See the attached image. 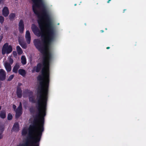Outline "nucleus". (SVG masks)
<instances>
[{
  "label": "nucleus",
  "mask_w": 146,
  "mask_h": 146,
  "mask_svg": "<svg viewBox=\"0 0 146 146\" xmlns=\"http://www.w3.org/2000/svg\"><path fill=\"white\" fill-rule=\"evenodd\" d=\"M76 4H75V5H74L75 6H76Z\"/></svg>",
  "instance_id": "nucleus-41"
},
{
  "label": "nucleus",
  "mask_w": 146,
  "mask_h": 146,
  "mask_svg": "<svg viewBox=\"0 0 146 146\" xmlns=\"http://www.w3.org/2000/svg\"><path fill=\"white\" fill-rule=\"evenodd\" d=\"M111 0H108V1H107V3H109L110 1Z\"/></svg>",
  "instance_id": "nucleus-37"
},
{
  "label": "nucleus",
  "mask_w": 146,
  "mask_h": 146,
  "mask_svg": "<svg viewBox=\"0 0 146 146\" xmlns=\"http://www.w3.org/2000/svg\"><path fill=\"white\" fill-rule=\"evenodd\" d=\"M106 48H107V49H109L110 48V47H107Z\"/></svg>",
  "instance_id": "nucleus-36"
},
{
  "label": "nucleus",
  "mask_w": 146,
  "mask_h": 146,
  "mask_svg": "<svg viewBox=\"0 0 146 146\" xmlns=\"http://www.w3.org/2000/svg\"><path fill=\"white\" fill-rule=\"evenodd\" d=\"M126 10V9H124V10H123V13H124V11H125Z\"/></svg>",
  "instance_id": "nucleus-40"
},
{
  "label": "nucleus",
  "mask_w": 146,
  "mask_h": 146,
  "mask_svg": "<svg viewBox=\"0 0 146 146\" xmlns=\"http://www.w3.org/2000/svg\"><path fill=\"white\" fill-rule=\"evenodd\" d=\"M5 67L7 72H9L11 71V64L8 62H6L5 64Z\"/></svg>",
  "instance_id": "nucleus-9"
},
{
  "label": "nucleus",
  "mask_w": 146,
  "mask_h": 146,
  "mask_svg": "<svg viewBox=\"0 0 146 146\" xmlns=\"http://www.w3.org/2000/svg\"><path fill=\"white\" fill-rule=\"evenodd\" d=\"M0 117L3 119H5L6 117V111L4 110H2L0 112Z\"/></svg>",
  "instance_id": "nucleus-12"
},
{
  "label": "nucleus",
  "mask_w": 146,
  "mask_h": 146,
  "mask_svg": "<svg viewBox=\"0 0 146 146\" xmlns=\"http://www.w3.org/2000/svg\"><path fill=\"white\" fill-rule=\"evenodd\" d=\"M23 93L24 94L28 95V96L29 95H32L33 94V92L32 91L28 89L25 90L23 92Z\"/></svg>",
  "instance_id": "nucleus-11"
},
{
  "label": "nucleus",
  "mask_w": 146,
  "mask_h": 146,
  "mask_svg": "<svg viewBox=\"0 0 146 146\" xmlns=\"http://www.w3.org/2000/svg\"><path fill=\"white\" fill-rule=\"evenodd\" d=\"M2 15L5 17L8 16L9 14V11L8 8L7 7H5L2 11Z\"/></svg>",
  "instance_id": "nucleus-7"
},
{
  "label": "nucleus",
  "mask_w": 146,
  "mask_h": 146,
  "mask_svg": "<svg viewBox=\"0 0 146 146\" xmlns=\"http://www.w3.org/2000/svg\"><path fill=\"white\" fill-rule=\"evenodd\" d=\"M22 110V109L17 108V109L16 110V111L23 112Z\"/></svg>",
  "instance_id": "nucleus-28"
},
{
  "label": "nucleus",
  "mask_w": 146,
  "mask_h": 146,
  "mask_svg": "<svg viewBox=\"0 0 146 146\" xmlns=\"http://www.w3.org/2000/svg\"><path fill=\"white\" fill-rule=\"evenodd\" d=\"M6 73L3 69H0V80L3 81L5 80L6 78Z\"/></svg>",
  "instance_id": "nucleus-5"
},
{
  "label": "nucleus",
  "mask_w": 146,
  "mask_h": 146,
  "mask_svg": "<svg viewBox=\"0 0 146 146\" xmlns=\"http://www.w3.org/2000/svg\"><path fill=\"white\" fill-rule=\"evenodd\" d=\"M25 38L27 43L28 44H30L31 42V38L30 33L29 30L27 31H26Z\"/></svg>",
  "instance_id": "nucleus-6"
},
{
  "label": "nucleus",
  "mask_w": 146,
  "mask_h": 146,
  "mask_svg": "<svg viewBox=\"0 0 146 146\" xmlns=\"http://www.w3.org/2000/svg\"><path fill=\"white\" fill-rule=\"evenodd\" d=\"M15 16V15L14 13H11L9 16V19L10 21H13Z\"/></svg>",
  "instance_id": "nucleus-19"
},
{
  "label": "nucleus",
  "mask_w": 146,
  "mask_h": 146,
  "mask_svg": "<svg viewBox=\"0 0 146 146\" xmlns=\"http://www.w3.org/2000/svg\"><path fill=\"white\" fill-rule=\"evenodd\" d=\"M21 62L23 65H25L26 64V59L25 56H22L21 58Z\"/></svg>",
  "instance_id": "nucleus-18"
},
{
  "label": "nucleus",
  "mask_w": 146,
  "mask_h": 146,
  "mask_svg": "<svg viewBox=\"0 0 146 146\" xmlns=\"http://www.w3.org/2000/svg\"><path fill=\"white\" fill-rule=\"evenodd\" d=\"M13 118V116L11 113H9L7 115V119L8 120H11Z\"/></svg>",
  "instance_id": "nucleus-24"
},
{
  "label": "nucleus",
  "mask_w": 146,
  "mask_h": 146,
  "mask_svg": "<svg viewBox=\"0 0 146 146\" xmlns=\"http://www.w3.org/2000/svg\"><path fill=\"white\" fill-rule=\"evenodd\" d=\"M16 94L18 98H21L22 96V91L21 88H17Z\"/></svg>",
  "instance_id": "nucleus-8"
},
{
  "label": "nucleus",
  "mask_w": 146,
  "mask_h": 146,
  "mask_svg": "<svg viewBox=\"0 0 146 146\" xmlns=\"http://www.w3.org/2000/svg\"><path fill=\"white\" fill-rule=\"evenodd\" d=\"M27 133V131L25 129H23L22 132V135H25Z\"/></svg>",
  "instance_id": "nucleus-25"
},
{
  "label": "nucleus",
  "mask_w": 146,
  "mask_h": 146,
  "mask_svg": "<svg viewBox=\"0 0 146 146\" xmlns=\"http://www.w3.org/2000/svg\"><path fill=\"white\" fill-rule=\"evenodd\" d=\"M29 101L30 102L33 103H36V101L35 100V98L33 96V94H32V95L29 96Z\"/></svg>",
  "instance_id": "nucleus-16"
},
{
  "label": "nucleus",
  "mask_w": 146,
  "mask_h": 146,
  "mask_svg": "<svg viewBox=\"0 0 146 146\" xmlns=\"http://www.w3.org/2000/svg\"><path fill=\"white\" fill-rule=\"evenodd\" d=\"M13 107L14 109H15L16 108V106L14 104L13 105Z\"/></svg>",
  "instance_id": "nucleus-33"
},
{
  "label": "nucleus",
  "mask_w": 146,
  "mask_h": 146,
  "mask_svg": "<svg viewBox=\"0 0 146 146\" xmlns=\"http://www.w3.org/2000/svg\"><path fill=\"white\" fill-rule=\"evenodd\" d=\"M9 63L11 64V65H12L13 62V60L11 58H9Z\"/></svg>",
  "instance_id": "nucleus-27"
},
{
  "label": "nucleus",
  "mask_w": 146,
  "mask_h": 146,
  "mask_svg": "<svg viewBox=\"0 0 146 146\" xmlns=\"http://www.w3.org/2000/svg\"><path fill=\"white\" fill-rule=\"evenodd\" d=\"M1 83L0 82V88H1Z\"/></svg>",
  "instance_id": "nucleus-38"
},
{
  "label": "nucleus",
  "mask_w": 146,
  "mask_h": 146,
  "mask_svg": "<svg viewBox=\"0 0 146 146\" xmlns=\"http://www.w3.org/2000/svg\"><path fill=\"white\" fill-rule=\"evenodd\" d=\"M43 43L39 39H35L33 41L34 45L40 52L43 54L42 63H38L36 66L33 68L32 72H39L42 67V75H38L37 78L39 81V85L37 90V104L38 114L34 117L31 125H44V117L46 114L47 102L48 98V88L50 82V63L52 58L50 53H46L48 44L44 42Z\"/></svg>",
  "instance_id": "nucleus-1"
},
{
  "label": "nucleus",
  "mask_w": 146,
  "mask_h": 146,
  "mask_svg": "<svg viewBox=\"0 0 146 146\" xmlns=\"http://www.w3.org/2000/svg\"><path fill=\"white\" fill-rule=\"evenodd\" d=\"M18 72L19 74L21 75L23 77L25 76L26 74L25 70L23 69H19L18 70Z\"/></svg>",
  "instance_id": "nucleus-13"
},
{
  "label": "nucleus",
  "mask_w": 146,
  "mask_h": 146,
  "mask_svg": "<svg viewBox=\"0 0 146 146\" xmlns=\"http://www.w3.org/2000/svg\"><path fill=\"white\" fill-rule=\"evenodd\" d=\"M22 85V84L21 83H19L18 84V85L17 86V88H21L20 87V86H21Z\"/></svg>",
  "instance_id": "nucleus-29"
},
{
  "label": "nucleus",
  "mask_w": 146,
  "mask_h": 146,
  "mask_svg": "<svg viewBox=\"0 0 146 146\" xmlns=\"http://www.w3.org/2000/svg\"><path fill=\"white\" fill-rule=\"evenodd\" d=\"M18 108H21L22 109V104H21V102H20V104H19V106L18 107Z\"/></svg>",
  "instance_id": "nucleus-31"
},
{
  "label": "nucleus",
  "mask_w": 146,
  "mask_h": 146,
  "mask_svg": "<svg viewBox=\"0 0 146 146\" xmlns=\"http://www.w3.org/2000/svg\"><path fill=\"white\" fill-rule=\"evenodd\" d=\"M22 112L16 111L15 117L16 118H18L22 115Z\"/></svg>",
  "instance_id": "nucleus-22"
},
{
  "label": "nucleus",
  "mask_w": 146,
  "mask_h": 146,
  "mask_svg": "<svg viewBox=\"0 0 146 146\" xmlns=\"http://www.w3.org/2000/svg\"><path fill=\"white\" fill-rule=\"evenodd\" d=\"M13 50L12 46L9 45L8 43L6 42L3 46L2 49V53L4 55L6 53L9 54L11 53Z\"/></svg>",
  "instance_id": "nucleus-3"
},
{
  "label": "nucleus",
  "mask_w": 146,
  "mask_h": 146,
  "mask_svg": "<svg viewBox=\"0 0 146 146\" xmlns=\"http://www.w3.org/2000/svg\"><path fill=\"white\" fill-rule=\"evenodd\" d=\"M3 38V36H0V43H1L2 39Z\"/></svg>",
  "instance_id": "nucleus-32"
},
{
  "label": "nucleus",
  "mask_w": 146,
  "mask_h": 146,
  "mask_svg": "<svg viewBox=\"0 0 146 146\" xmlns=\"http://www.w3.org/2000/svg\"><path fill=\"white\" fill-rule=\"evenodd\" d=\"M13 54L14 57H16L17 56V53L15 51H13Z\"/></svg>",
  "instance_id": "nucleus-30"
},
{
  "label": "nucleus",
  "mask_w": 146,
  "mask_h": 146,
  "mask_svg": "<svg viewBox=\"0 0 146 146\" xmlns=\"http://www.w3.org/2000/svg\"><path fill=\"white\" fill-rule=\"evenodd\" d=\"M22 112L16 111L15 117L16 118H18L22 115Z\"/></svg>",
  "instance_id": "nucleus-21"
},
{
  "label": "nucleus",
  "mask_w": 146,
  "mask_h": 146,
  "mask_svg": "<svg viewBox=\"0 0 146 146\" xmlns=\"http://www.w3.org/2000/svg\"><path fill=\"white\" fill-rule=\"evenodd\" d=\"M19 43L23 48L25 49L27 48V45L25 42L23 41H19Z\"/></svg>",
  "instance_id": "nucleus-15"
},
{
  "label": "nucleus",
  "mask_w": 146,
  "mask_h": 146,
  "mask_svg": "<svg viewBox=\"0 0 146 146\" xmlns=\"http://www.w3.org/2000/svg\"><path fill=\"white\" fill-rule=\"evenodd\" d=\"M4 3V0H0V4Z\"/></svg>",
  "instance_id": "nucleus-34"
},
{
  "label": "nucleus",
  "mask_w": 146,
  "mask_h": 146,
  "mask_svg": "<svg viewBox=\"0 0 146 146\" xmlns=\"http://www.w3.org/2000/svg\"><path fill=\"white\" fill-rule=\"evenodd\" d=\"M19 67L20 66L19 65L17 64H16L13 68L12 70L13 72L15 73H17L18 70L19 69Z\"/></svg>",
  "instance_id": "nucleus-14"
},
{
  "label": "nucleus",
  "mask_w": 146,
  "mask_h": 146,
  "mask_svg": "<svg viewBox=\"0 0 146 146\" xmlns=\"http://www.w3.org/2000/svg\"><path fill=\"white\" fill-rule=\"evenodd\" d=\"M5 18L3 17L2 16H0V23L2 24L4 22Z\"/></svg>",
  "instance_id": "nucleus-23"
},
{
  "label": "nucleus",
  "mask_w": 146,
  "mask_h": 146,
  "mask_svg": "<svg viewBox=\"0 0 146 146\" xmlns=\"http://www.w3.org/2000/svg\"><path fill=\"white\" fill-rule=\"evenodd\" d=\"M19 125L18 123H15L12 128V129L14 131H18L19 130Z\"/></svg>",
  "instance_id": "nucleus-10"
},
{
  "label": "nucleus",
  "mask_w": 146,
  "mask_h": 146,
  "mask_svg": "<svg viewBox=\"0 0 146 146\" xmlns=\"http://www.w3.org/2000/svg\"><path fill=\"white\" fill-rule=\"evenodd\" d=\"M34 3L32 9L34 13L37 16V22L41 30L34 24L31 26L34 34L38 36L44 38V42L49 44L56 37V31L52 25L51 20L42 0H31Z\"/></svg>",
  "instance_id": "nucleus-2"
},
{
  "label": "nucleus",
  "mask_w": 146,
  "mask_h": 146,
  "mask_svg": "<svg viewBox=\"0 0 146 146\" xmlns=\"http://www.w3.org/2000/svg\"><path fill=\"white\" fill-rule=\"evenodd\" d=\"M14 76L13 75H10L7 79V80L8 81H10L14 77Z\"/></svg>",
  "instance_id": "nucleus-26"
},
{
  "label": "nucleus",
  "mask_w": 146,
  "mask_h": 146,
  "mask_svg": "<svg viewBox=\"0 0 146 146\" xmlns=\"http://www.w3.org/2000/svg\"><path fill=\"white\" fill-rule=\"evenodd\" d=\"M19 31L20 33H23L24 30V22L22 19L20 20L19 23Z\"/></svg>",
  "instance_id": "nucleus-4"
},
{
  "label": "nucleus",
  "mask_w": 146,
  "mask_h": 146,
  "mask_svg": "<svg viewBox=\"0 0 146 146\" xmlns=\"http://www.w3.org/2000/svg\"><path fill=\"white\" fill-rule=\"evenodd\" d=\"M101 31L102 33H103V32H104V31H103V30H101V31Z\"/></svg>",
  "instance_id": "nucleus-39"
},
{
  "label": "nucleus",
  "mask_w": 146,
  "mask_h": 146,
  "mask_svg": "<svg viewBox=\"0 0 146 146\" xmlns=\"http://www.w3.org/2000/svg\"><path fill=\"white\" fill-rule=\"evenodd\" d=\"M4 130V127L0 125V139H1L3 137V135H2V134Z\"/></svg>",
  "instance_id": "nucleus-20"
},
{
  "label": "nucleus",
  "mask_w": 146,
  "mask_h": 146,
  "mask_svg": "<svg viewBox=\"0 0 146 146\" xmlns=\"http://www.w3.org/2000/svg\"><path fill=\"white\" fill-rule=\"evenodd\" d=\"M16 48L18 54L19 55H21L23 52V51L21 48L19 46H18L16 47Z\"/></svg>",
  "instance_id": "nucleus-17"
},
{
  "label": "nucleus",
  "mask_w": 146,
  "mask_h": 146,
  "mask_svg": "<svg viewBox=\"0 0 146 146\" xmlns=\"http://www.w3.org/2000/svg\"><path fill=\"white\" fill-rule=\"evenodd\" d=\"M29 110L31 112H32V111L33 110L32 109L30 108Z\"/></svg>",
  "instance_id": "nucleus-35"
}]
</instances>
